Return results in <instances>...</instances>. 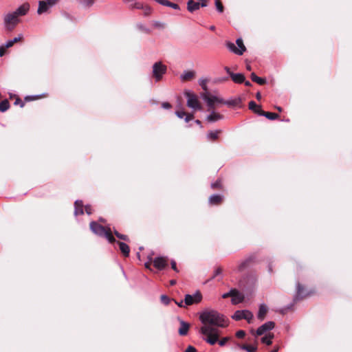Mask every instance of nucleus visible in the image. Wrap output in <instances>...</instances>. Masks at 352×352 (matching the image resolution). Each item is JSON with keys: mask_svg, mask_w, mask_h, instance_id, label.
<instances>
[{"mask_svg": "<svg viewBox=\"0 0 352 352\" xmlns=\"http://www.w3.org/2000/svg\"><path fill=\"white\" fill-rule=\"evenodd\" d=\"M202 326L199 333L202 339L210 345H214L219 340V330L217 327L227 325L224 316L215 310H205L199 314Z\"/></svg>", "mask_w": 352, "mask_h": 352, "instance_id": "nucleus-1", "label": "nucleus"}, {"mask_svg": "<svg viewBox=\"0 0 352 352\" xmlns=\"http://www.w3.org/2000/svg\"><path fill=\"white\" fill-rule=\"evenodd\" d=\"M90 229L94 234L100 236L105 237L110 243H114L116 241L115 238L111 234L110 228L107 229L98 223L91 221L90 223Z\"/></svg>", "mask_w": 352, "mask_h": 352, "instance_id": "nucleus-2", "label": "nucleus"}, {"mask_svg": "<svg viewBox=\"0 0 352 352\" xmlns=\"http://www.w3.org/2000/svg\"><path fill=\"white\" fill-rule=\"evenodd\" d=\"M60 0H41L38 2L37 14H49L51 9L55 6Z\"/></svg>", "mask_w": 352, "mask_h": 352, "instance_id": "nucleus-3", "label": "nucleus"}, {"mask_svg": "<svg viewBox=\"0 0 352 352\" xmlns=\"http://www.w3.org/2000/svg\"><path fill=\"white\" fill-rule=\"evenodd\" d=\"M19 23L20 19L13 12H10L3 16V25L7 30L12 31Z\"/></svg>", "mask_w": 352, "mask_h": 352, "instance_id": "nucleus-4", "label": "nucleus"}, {"mask_svg": "<svg viewBox=\"0 0 352 352\" xmlns=\"http://www.w3.org/2000/svg\"><path fill=\"white\" fill-rule=\"evenodd\" d=\"M167 72V67L162 61L155 62L152 67V74L156 82L162 79Z\"/></svg>", "mask_w": 352, "mask_h": 352, "instance_id": "nucleus-5", "label": "nucleus"}, {"mask_svg": "<svg viewBox=\"0 0 352 352\" xmlns=\"http://www.w3.org/2000/svg\"><path fill=\"white\" fill-rule=\"evenodd\" d=\"M185 96L187 98V106L194 110H201V106L198 97L190 91H185Z\"/></svg>", "mask_w": 352, "mask_h": 352, "instance_id": "nucleus-6", "label": "nucleus"}, {"mask_svg": "<svg viewBox=\"0 0 352 352\" xmlns=\"http://www.w3.org/2000/svg\"><path fill=\"white\" fill-rule=\"evenodd\" d=\"M203 100L207 103V106L209 108V110L213 109L214 108L215 104H223V99L219 98L217 96H212L208 94V93L203 94L201 95Z\"/></svg>", "mask_w": 352, "mask_h": 352, "instance_id": "nucleus-7", "label": "nucleus"}, {"mask_svg": "<svg viewBox=\"0 0 352 352\" xmlns=\"http://www.w3.org/2000/svg\"><path fill=\"white\" fill-rule=\"evenodd\" d=\"M236 43L238 47H236L234 43L232 42H228L226 46L229 49V50H230L233 53L238 55H242L243 52L246 50L243 40L241 38H237L236 41Z\"/></svg>", "mask_w": 352, "mask_h": 352, "instance_id": "nucleus-8", "label": "nucleus"}, {"mask_svg": "<svg viewBox=\"0 0 352 352\" xmlns=\"http://www.w3.org/2000/svg\"><path fill=\"white\" fill-rule=\"evenodd\" d=\"M232 318L235 320L245 319L248 321V323H250L253 318V314L248 310H238L235 311Z\"/></svg>", "mask_w": 352, "mask_h": 352, "instance_id": "nucleus-9", "label": "nucleus"}, {"mask_svg": "<svg viewBox=\"0 0 352 352\" xmlns=\"http://www.w3.org/2000/svg\"><path fill=\"white\" fill-rule=\"evenodd\" d=\"M202 295L200 292L197 291L195 294H186L184 297V303L186 306L198 304L201 301Z\"/></svg>", "mask_w": 352, "mask_h": 352, "instance_id": "nucleus-10", "label": "nucleus"}, {"mask_svg": "<svg viewBox=\"0 0 352 352\" xmlns=\"http://www.w3.org/2000/svg\"><path fill=\"white\" fill-rule=\"evenodd\" d=\"M30 3H24L13 11V13L19 19L20 16H25L30 11Z\"/></svg>", "mask_w": 352, "mask_h": 352, "instance_id": "nucleus-11", "label": "nucleus"}, {"mask_svg": "<svg viewBox=\"0 0 352 352\" xmlns=\"http://www.w3.org/2000/svg\"><path fill=\"white\" fill-rule=\"evenodd\" d=\"M274 326H275V324L274 322H272V321L267 322L257 329L256 334V336H261V335L264 334L265 333L274 329Z\"/></svg>", "mask_w": 352, "mask_h": 352, "instance_id": "nucleus-12", "label": "nucleus"}, {"mask_svg": "<svg viewBox=\"0 0 352 352\" xmlns=\"http://www.w3.org/2000/svg\"><path fill=\"white\" fill-rule=\"evenodd\" d=\"M154 266L159 270H163L168 265V260L163 256L156 257L153 261Z\"/></svg>", "mask_w": 352, "mask_h": 352, "instance_id": "nucleus-13", "label": "nucleus"}, {"mask_svg": "<svg viewBox=\"0 0 352 352\" xmlns=\"http://www.w3.org/2000/svg\"><path fill=\"white\" fill-rule=\"evenodd\" d=\"M244 299V296L242 293L239 292L238 290L233 289V294L232 295V302L234 305L239 304L243 302Z\"/></svg>", "mask_w": 352, "mask_h": 352, "instance_id": "nucleus-14", "label": "nucleus"}, {"mask_svg": "<svg viewBox=\"0 0 352 352\" xmlns=\"http://www.w3.org/2000/svg\"><path fill=\"white\" fill-rule=\"evenodd\" d=\"M256 113L259 116H263L267 118L269 120H274L278 118V114L271 112H265L263 111L261 108H258V111H256Z\"/></svg>", "mask_w": 352, "mask_h": 352, "instance_id": "nucleus-15", "label": "nucleus"}, {"mask_svg": "<svg viewBox=\"0 0 352 352\" xmlns=\"http://www.w3.org/2000/svg\"><path fill=\"white\" fill-rule=\"evenodd\" d=\"M176 116L179 118H184L186 122H188L193 119L194 116L191 113H186L183 110H179L175 111Z\"/></svg>", "mask_w": 352, "mask_h": 352, "instance_id": "nucleus-16", "label": "nucleus"}, {"mask_svg": "<svg viewBox=\"0 0 352 352\" xmlns=\"http://www.w3.org/2000/svg\"><path fill=\"white\" fill-rule=\"evenodd\" d=\"M200 3L199 2H195L193 0H188L187 2V10L190 12H193L199 10Z\"/></svg>", "mask_w": 352, "mask_h": 352, "instance_id": "nucleus-17", "label": "nucleus"}, {"mask_svg": "<svg viewBox=\"0 0 352 352\" xmlns=\"http://www.w3.org/2000/svg\"><path fill=\"white\" fill-rule=\"evenodd\" d=\"M83 204L80 200H76L74 203V214L78 216L83 214Z\"/></svg>", "mask_w": 352, "mask_h": 352, "instance_id": "nucleus-18", "label": "nucleus"}, {"mask_svg": "<svg viewBox=\"0 0 352 352\" xmlns=\"http://www.w3.org/2000/svg\"><path fill=\"white\" fill-rule=\"evenodd\" d=\"M221 119H223V116L214 111H212L206 118V120L210 122H214Z\"/></svg>", "mask_w": 352, "mask_h": 352, "instance_id": "nucleus-19", "label": "nucleus"}, {"mask_svg": "<svg viewBox=\"0 0 352 352\" xmlns=\"http://www.w3.org/2000/svg\"><path fill=\"white\" fill-rule=\"evenodd\" d=\"M267 311H268V308L265 304L260 305L259 309H258V314H257L258 318L261 320H263L265 318V315L267 313Z\"/></svg>", "mask_w": 352, "mask_h": 352, "instance_id": "nucleus-20", "label": "nucleus"}, {"mask_svg": "<svg viewBox=\"0 0 352 352\" xmlns=\"http://www.w3.org/2000/svg\"><path fill=\"white\" fill-rule=\"evenodd\" d=\"M190 325L188 322H186L183 320L180 321V327L179 329V334L180 336H185L188 333Z\"/></svg>", "mask_w": 352, "mask_h": 352, "instance_id": "nucleus-21", "label": "nucleus"}, {"mask_svg": "<svg viewBox=\"0 0 352 352\" xmlns=\"http://www.w3.org/2000/svg\"><path fill=\"white\" fill-rule=\"evenodd\" d=\"M117 243L118 244L120 250L123 255L124 256H128L130 252L129 246L124 242L118 241Z\"/></svg>", "mask_w": 352, "mask_h": 352, "instance_id": "nucleus-22", "label": "nucleus"}, {"mask_svg": "<svg viewBox=\"0 0 352 352\" xmlns=\"http://www.w3.org/2000/svg\"><path fill=\"white\" fill-rule=\"evenodd\" d=\"M195 76V72L194 71H184V73L181 75L180 78L183 81L190 80Z\"/></svg>", "mask_w": 352, "mask_h": 352, "instance_id": "nucleus-23", "label": "nucleus"}, {"mask_svg": "<svg viewBox=\"0 0 352 352\" xmlns=\"http://www.w3.org/2000/svg\"><path fill=\"white\" fill-rule=\"evenodd\" d=\"M230 77L232 80L235 83H242L245 80V76L243 74L238 73V74H230Z\"/></svg>", "mask_w": 352, "mask_h": 352, "instance_id": "nucleus-24", "label": "nucleus"}, {"mask_svg": "<svg viewBox=\"0 0 352 352\" xmlns=\"http://www.w3.org/2000/svg\"><path fill=\"white\" fill-rule=\"evenodd\" d=\"M223 197L220 195H212L209 198V203L212 205H217L221 202Z\"/></svg>", "mask_w": 352, "mask_h": 352, "instance_id": "nucleus-25", "label": "nucleus"}, {"mask_svg": "<svg viewBox=\"0 0 352 352\" xmlns=\"http://www.w3.org/2000/svg\"><path fill=\"white\" fill-rule=\"evenodd\" d=\"M296 287H297V294L295 297L296 299L302 298V297L306 296L309 294H305L304 292V288L300 283H297Z\"/></svg>", "mask_w": 352, "mask_h": 352, "instance_id": "nucleus-26", "label": "nucleus"}, {"mask_svg": "<svg viewBox=\"0 0 352 352\" xmlns=\"http://www.w3.org/2000/svg\"><path fill=\"white\" fill-rule=\"evenodd\" d=\"M240 103H241L240 98H234V99L229 100H226V101L223 100V104H226L230 107H234V106L239 105Z\"/></svg>", "mask_w": 352, "mask_h": 352, "instance_id": "nucleus-27", "label": "nucleus"}, {"mask_svg": "<svg viewBox=\"0 0 352 352\" xmlns=\"http://www.w3.org/2000/svg\"><path fill=\"white\" fill-rule=\"evenodd\" d=\"M274 338L273 333H268L261 338V342L267 345H271L272 343V339Z\"/></svg>", "mask_w": 352, "mask_h": 352, "instance_id": "nucleus-28", "label": "nucleus"}, {"mask_svg": "<svg viewBox=\"0 0 352 352\" xmlns=\"http://www.w3.org/2000/svg\"><path fill=\"white\" fill-rule=\"evenodd\" d=\"M251 79L252 81L261 85L265 84L266 82L265 79L257 76L254 73L251 74Z\"/></svg>", "mask_w": 352, "mask_h": 352, "instance_id": "nucleus-29", "label": "nucleus"}, {"mask_svg": "<svg viewBox=\"0 0 352 352\" xmlns=\"http://www.w3.org/2000/svg\"><path fill=\"white\" fill-rule=\"evenodd\" d=\"M220 131H211L208 133L207 138L208 140L214 141L218 138L219 133Z\"/></svg>", "mask_w": 352, "mask_h": 352, "instance_id": "nucleus-30", "label": "nucleus"}, {"mask_svg": "<svg viewBox=\"0 0 352 352\" xmlns=\"http://www.w3.org/2000/svg\"><path fill=\"white\" fill-rule=\"evenodd\" d=\"M10 107V104L8 100H4L0 102V111L5 112Z\"/></svg>", "mask_w": 352, "mask_h": 352, "instance_id": "nucleus-31", "label": "nucleus"}, {"mask_svg": "<svg viewBox=\"0 0 352 352\" xmlns=\"http://www.w3.org/2000/svg\"><path fill=\"white\" fill-rule=\"evenodd\" d=\"M241 349L246 351L247 352H256L257 348L256 346L252 345H241Z\"/></svg>", "mask_w": 352, "mask_h": 352, "instance_id": "nucleus-32", "label": "nucleus"}, {"mask_svg": "<svg viewBox=\"0 0 352 352\" xmlns=\"http://www.w3.org/2000/svg\"><path fill=\"white\" fill-rule=\"evenodd\" d=\"M251 260L252 259L250 258H248L241 261L240 263V264L239 265V267H239V270L241 271L244 268H245L248 266V263L251 261Z\"/></svg>", "mask_w": 352, "mask_h": 352, "instance_id": "nucleus-33", "label": "nucleus"}, {"mask_svg": "<svg viewBox=\"0 0 352 352\" xmlns=\"http://www.w3.org/2000/svg\"><path fill=\"white\" fill-rule=\"evenodd\" d=\"M129 5V8L131 9H138L140 10L142 8H144V5L140 2H135L132 3Z\"/></svg>", "mask_w": 352, "mask_h": 352, "instance_id": "nucleus-34", "label": "nucleus"}, {"mask_svg": "<svg viewBox=\"0 0 352 352\" xmlns=\"http://www.w3.org/2000/svg\"><path fill=\"white\" fill-rule=\"evenodd\" d=\"M258 108H261V107L257 105L254 101H250L249 102V109L255 112L256 113Z\"/></svg>", "mask_w": 352, "mask_h": 352, "instance_id": "nucleus-35", "label": "nucleus"}, {"mask_svg": "<svg viewBox=\"0 0 352 352\" xmlns=\"http://www.w3.org/2000/svg\"><path fill=\"white\" fill-rule=\"evenodd\" d=\"M160 300L162 303H163L165 305H168L170 301V299L166 295H162L160 297Z\"/></svg>", "mask_w": 352, "mask_h": 352, "instance_id": "nucleus-36", "label": "nucleus"}, {"mask_svg": "<svg viewBox=\"0 0 352 352\" xmlns=\"http://www.w3.org/2000/svg\"><path fill=\"white\" fill-rule=\"evenodd\" d=\"M215 6H216L217 10H218V12H223V6L222 3H221V1L219 0H216L215 1Z\"/></svg>", "mask_w": 352, "mask_h": 352, "instance_id": "nucleus-37", "label": "nucleus"}, {"mask_svg": "<svg viewBox=\"0 0 352 352\" xmlns=\"http://www.w3.org/2000/svg\"><path fill=\"white\" fill-rule=\"evenodd\" d=\"M115 235L120 239L124 240V241H128L129 238L126 235L120 234L118 231H114Z\"/></svg>", "mask_w": 352, "mask_h": 352, "instance_id": "nucleus-38", "label": "nucleus"}, {"mask_svg": "<svg viewBox=\"0 0 352 352\" xmlns=\"http://www.w3.org/2000/svg\"><path fill=\"white\" fill-rule=\"evenodd\" d=\"M95 2V0H83L82 4L85 7L91 6Z\"/></svg>", "mask_w": 352, "mask_h": 352, "instance_id": "nucleus-39", "label": "nucleus"}, {"mask_svg": "<svg viewBox=\"0 0 352 352\" xmlns=\"http://www.w3.org/2000/svg\"><path fill=\"white\" fill-rule=\"evenodd\" d=\"M144 10V15L148 16L151 13V8L149 6H144V8H142Z\"/></svg>", "mask_w": 352, "mask_h": 352, "instance_id": "nucleus-40", "label": "nucleus"}, {"mask_svg": "<svg viewBox=\"0 0 352 352\" xmlns=\"http://www.w3.org/2000/svg\"><path fill=\"white\" fill-rule=\"evenodd\" d=\"M153 25L157 28L163 29L165 28V24L164 23H162L160 21H155L153 23Z\"/></svg>", "mask_w": 352, "mask_h": 352, "instance_id": "nucleus-41", "label": "nucleus"}, {"mask_svg": "<svg viewBox=\"0 0 352 352\" xmlns=\"http://www.w3.org/2000/svg\"><path fill=\"white\" fill-rule=\"evenodd\" d=\"M158 3L164 6H169L170 1L168 0H155Z\"/></svg>", "mask_w": 352, "mask_h": 352, "instance_id": "nucleus-42", "label": "nucleus"}, {"mask_svg": "<svg viewBox=\"0 0 352 352\" xmlns=\"http://www.w3.org/2000/svg\"><path fill=\"white\" fill-rule=\"evenodd\" d=\"M229 339H230L229 337H225V338H222L221 340H220L219 341V344L221 346H224L226 344V342L229 340Z\"/></svg>", "mask_w": 352, "mask_h": 352, "instance_id": "nucleus-43", "label": "nucleus"}, {"mask_svg": "<svg viewBox=\"0 0 352 352\" xmlns=\"http://www.w3.org/2000/svg\"><path fill=\"white\" fill-rule=\"evenodd\" d=\"M137 28L140 30H142V31H144L146 33H149L150 31L148 28H146V27H144L142 24H138L137 25Z\"/></svg>", "mask_w": 352, "mask_h": 352, "instance_id": "nucleus-44", "label": "nucleus"}, {"mask_svg": "<svg viewBox=\"0 0 352 352\" xmlns=\"http://www.w3.org/2000/svg\"><path fill=\"white\" fill-rule=\"evenodd\" d=\"M245 335V332L243 330H239L236 333V336L238 338H243Z\"/></svg>", "mask_w": 352, "mask_h": 352, "instance_id": "nucleus-45", "label": "nucleus"}, {"mask_svg": "<svg viewBox=\"0 0 352 352\" xmlns=\"http://www.w3.org/2000/svg\"><path fill=\"white\" fill-rule=\"evenodd\" d=\"M199 85L201 86L203 89H204L205 91L207 90L206 80H199Z\"/></svg>", "mask_w": 352, "mask_h": 352, "instance_id": "nucleus-46", "label": "nucleus"}, {"mask_svg": "<svg viewBox=\"0 0 352 352\" xmlns=\"http://www.w3.org/2000/svg\"><path fill=\"white\" fill-rule=\"evenodd\" d=\"M211 187H212V188H220V187H221L220 182H219V181H217L216 182L212 183V184H211Z\"/></svg>", "mask_w": 352, "mask_h": 352, "instance_id": "nucleus-47", "label": "nucleus"}, {"mask_svg": "<svg viewBox=\"0 0 352 352\" xmlns=\"http://www.w3.org/2000/svg\"><path fill=\"white\" fill-rule=\"evenodd\" d=\"M221 272H222V270L221 267L217 268L214 272V275H213L212 278H214L215 276L219 275Z\"/></svg>", "mask_w": 352, "mask_h": 352, "instance_id": "nucleus-48", "label": "nucleus"}, {"mask_svg": "<svg viewBox=\"0 0 352 352\" xmlns=\"http://www.w3.org/2000/svg\"><path fill=\"white\" fill-rule=\"evenodd\" d=\"M168 7H170V8H171L173 9H175V10H179V5L177 4V3H175L170 2Z\"/></svg>", "mask_w": 352, "mask_h": 352, "instance_id": "nucleus-49", "label": "nucleus"}, {"mask_svg": "<svg viewBox=\"0 0 352 352\" xmlns=\"http://www.w3.org/2000/svg\"><path fill=\"white\" fill-rule=\"evenodd\" d=\"M233 294V289H231L229 292L225 293L222 295V298H226L229 296L232 297V295Z\"/></svg>", "mask_w": 352, "mask_h": 352, "instance_id": "nucleus-50", "label": "nucleus"}, {"mask_svg": "<svg viewBox=\"0 0 352 352\" xmlns=\"http://www.w3.org/2000/svg\"><path fill=\"white\" fill-rule=\"evenodd\" d=\"M196 349L192 346H188L184 352H196Z\"/></svg>", "mask_w": 352, "mask_h": 352, "instance_id": "nucleus-51", "label": "nucleus"}, {"mask_svg": "<svg viewBox=\"0 0 352 352\" xmlns=\"http://www.w3.org/2000/svg\"><path fill=\"white\" fill-rule=\"evenodd\" d=\"M13 43L12 42V40H9L8 41L5 45H3V46L5 47L6 49L7 48H9V47H11L12 45H13Z\"/></svg>", "mask_w": 352, "mask_h": 352, "instance_id": "nucleus-52", "label": "nucleus"}, {"mask_svg": "<svg viewBox=\"0 0 352 352\" xmlns=\"http://www.w3.org/2000/svg\"><path fill=\"white\" fill-rule=\"evenodd\" d=\"M85 212H87V214H91L92 213V210H91V207L90 206H86L85 207Z\"/></svg>", "mask_w": 352, "mask_h": 352, "instance_id": "nucleus-53", "label": "nucleus"}, {"mask_svg": "<svg viewBox=\"0 0 352 352\" xmlns=\"http://www.w3.org/2000/svg\"><path fill=\"white\" fill-rule=\"evenodd\" d=\"M162 107L164 109H170V108L171 107V105H170V103L165 102H163V103L162 104Z\"/></svg>", "mask_w": 352, "mask_h": 352, "instance_id": "nucleus-54", "label": "nucleus"}, {"mask_svg": "<svg viewBox=\"0 0 352 352\" xmlns=\"http://www.w3.org/2000/svg\"><path fill=\"white\" fill-rule=\"evenodd\" d=\"M6 50L3 45L0 46V56H3L5 54Z\"/></svg>", "mask_w": 352, "mask_h": 352, "instance_id": "nucleus-55", "label": "nucleus"}, {"mask_svg": "<svg viewBox=\"0 0 352 352\" xmlns=\"http://www.w3.org/2000/svg\"><path fill=\"white\" fill-rule=\"evenodd\" d=\"M171 268L175 271V272H178V270H177V267L176 266V262L175 261H171Z\"/></svg>", "mask_w": 352, "mask_h": 352, "instance_id": "nucleus-56", "label": "nucleus"}, {"mask_svg": "<svg viewBox=\"0 0 352 352\" xmlns=\"http://www.w3.org/2000/svg\"><path fill=\"white\" fill-rule=\"evenodd\" d=\"M200 7H206L208 6L207 0H200Z\"/></svg>", "mask_w": 352, "mask_h": 352, "instance_id": "nucleus-57", "label": "nucleus"}, {"mask_svg": "<svg viewBox=\"0 0 352 352\" xmlns=\"http://www.w3.org/2000/svg\"><path fill=\"white\" fill-rule=\"evenodd\" d=\"M175 303L179 307H185L186 305L184 303V300H182L180 302L175 301Z\"/></svg>", "mask_w": 352, "mask_h": 352, "instance_id": "nucleus-58", "label": "nucleus"}, {"mask_svg": "<svg viewBox=\"0 0 352 352\" xmlns=\"http://www.w3.org/2000/svg\"><path fill=\"white\" fill-rule=\"evenodd\" d=\"M21 39V36H19V37H15V38H14L13 39H12V43H13V44H14V43H16V42L19 41Z\"/></svg>", "mask_w": 352, "mask_h": 352, "instance_id": "nucleus-59", "label": "nucleus"}, {"mask_svg": "<svg viewBox=\"0 0 352 352\" xmlns=\"http://www.w3.org/2000/svg\"><path fill=\"white\" fill-rule=\"evenodd\" d=\"M19 103H21V107H23V104H24L23 102L21 100H20L19 99H17L15 101L14 104H19Z\"/></svg>", "mask_w": 352, "mask_h": 352, "instance_id": "nucleus-60", "label": "nucleus"}, {"mask_svg": "<svg viewBox=\"0 0 352 352\" xmlns=\"http://www.w3.org/2000/svg\"><path fill=\"white\" fill-rule=\"evenodd\" d=\"M225 70L226 71V72L229 74V76H230V74H233V72H232L230 69L229 67H225Z\"/></svg>", "mask_w": 352, "mask_h": 352, "instance_id": "nucleus-61", "label": "nucleus"}, {"mask_svg": "<svg viewBox=\"0 0 352 352\" xmlns=\"http://www.w3.org/2000/svg\"><path fill=\"white\" fill-rule=\"evenodd\" d=\"M151 258H150V261L149 262H147L144 264L145 267L148 269L150 268V265H151Z\"/></svg>", "mask_w": 352, "mask_h": 352, "instance_id": "nucleus-62", "label": "nucleus"}, {"mask_svg": "<svg viewBox=\"0 0 352 352\" xmlns=\"http://www.w3.org/2000/svg\"><path fill=\"white\" fill-rule=\"evenodd\" d=\"M256 98L257 100H261V94L260 92H257L256 94Z\"/></svg>", "mask_w": 352, "mask_h": 352, "instance_id": "nucleus-63", "label": "nucleus"}, {"mask_svg": "<svg viewBox=\"0 0 352 352\" xmlns=\"http://www.w3.org/2000/svg\"><path fill=\"white\" fill-rule=\"evenodd\" d=\"M245 85L247 87H250L252 85L251 82L250 81H245L244 80Z\"/></svg>", "mask_w": 352, "mask_h": 352, "instance_id": "nucleus-64", "label": "nucleus"}]
</instances>
